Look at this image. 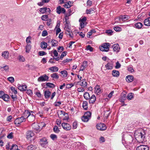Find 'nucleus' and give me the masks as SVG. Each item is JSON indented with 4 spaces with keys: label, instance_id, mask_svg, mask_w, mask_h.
I'll list each match as a JSON object with an SVG mask.
<instances>
[{
    "label": "nucleus",
    "instance_id": "obj_31",
    "mask_svg": "<svg viewBox=\"0 0 150 150\" xmlns=\"http://www.w3.org/2000/svg\"><path fill=\"white\" fill-rule=\"evenodd\" d=\"M51 42L52 43V47H56L58 45V42L55 40H52Z\"/></svg>",
    "mask_w": 150,
    "mask_h": 150
},
{
    "label": "nucleus",
    "instance_id": "obj_17",
    "mask_svg": "<svg viewBox=\"0 0 150 150\" xmlns=\"http://www.w3.org/2000/svg\"><path fill=\"white\" fill-rule=\"evenodd\" d=\"M113 64L111 62H108L105 65V67L106 69L108 70L112 69L113 68Z\"/></svg>",
    "mask_w": 150,
    "mask_h": 150
},
{
    "label": "nucleus",
    "instance_id": "obj_40",
    "mask_svg": "<svg viewBox=\"0 0 150 150\" xmlns=\"http://www.w3.org/2000/svg\"><path fill=\"white\" fill-rule=\"evenodd\" d=\"M94 12V8H91L89 9H87L86 11V12L87 14H91Z\"/></svg>",
    "mask_w": 150,
    "mask_h": 150
},
{
    "label": "nucleus",
    "instance_id": "obj_35",
    "mask_svg": "<svg viewBox=\"0 0 150 150\" xmlns=\"http://www.w3.org/2000/svg\"><path fill=\"white\" fill-rule=\"evenodd\" d=\"M134 93H129L127 96V99L128 100H131L134 97Z\"/></svg>",
    "mask_w": 150,
    "mask_h": 150
},
{
    "label": "nucleus",
    "instance_id": "obj_30",
    "mask_svg": "<svg viewBox=\"0 0 150 150\" xmlns=\"http://www.w3.org/2000/svg\"><path fill=\"white\" fill-rule=\"evenodd\" d=\"M37 148V146L35 145H30L28 146L27 147V149L28 150H35Z\"/></svg>",
    "mask_w": 150,
    "mask_h": 150
},
{
    "label": "nucleus",
    "instance_id": "obj_59",
    "mask_svg": "<svg viewBox=\"0 0 150 150\" xmlns=\"http://www.w3.org/2000/svg\"><path fill=\"white\" fill-rule=\"evenodd\" d=\"M26 93L28 95L31 96L33 95V93L32 91L30 89L26 90Z\"/></svg>",
    "mask_w": 150,
    "mask_h": 150
},
{
    "label": "nucleus",
    "instance_id": "obj_29",
    "mask_svg": "<svg viewBox=\"0 0 150 150\" xmlns=\"http://www.w3.org/2000/svg\"><path fill=\"white\" fill-rule=\"evenodd\" d=\"M49 70L52 72H55L58 71L59 69L58 67L56 66L51 67L49 68Z\"/></svg>",
    "mask_w": 150,
    "mask_h": 150
},
{
    "label": "nucleus",
    "instance_id": "obj_56",
    "mask_svg": "<svg viewBox=\"0 0 150 150\" xmlns=\"http://www.w3.org/2000/svg\"><path fill=\"white\" fill-rule=\"evenodd\" d=\"M11 90L14 93L16 94H17L18 92L17 91V89H16L15 88L13 87H11Z\"/></svg>",
    "mask_w": 150,
    "mask_h": 150
},
{
    "label": "nucleus",
    "instance_id": "obj_46",
    "mask_svg": "<svg viewBox=\"0 0 150 150\" xmlns=\"http://www.w3.org/2000/svg\"><path fill=\"white\" fill-rule=\"evenodd\" d=\"M46 85L50 88H54L55 87V85L53 83H46Z\"/></svg>",
    "mask_w": 150,
    "mask_h": 150
},
{
    "label": "nucleus",
    "instance_id": "obj_54",
    "mask_svg": "<svg viewBox=\"0 0 150 150\" xmlns=\"http://www.w3.org/2000/svg\"><path fill=\"white\" fill-rule=\"evenodd\" d=\"M7 79L11 83H13L14 82V78L13 77H8Z\"/></svg>",
    "mask_w": 150,
    "mask_h": 150
},
{
    "label": "nucleus",
    "instance_id": "obj_42",
    "mask_svg": "<svg viewBox=\"0 0 150 150\" xmlns=\"http://www.w3.org/2000/svg\"><path fill=\"white\" fill-rule=\"evenodd\" d=\"M80 28H79V29H81L83 28L84 26L86 25L87 23L86 22H80Z\"/></svg>",
    "mask_w": 150,
    "mask_h": 150
},
{
    "label": "nucleus",
    "instance_id": "obj_49",
    "mask_svg": "<svg viewBox=\"0 0 150 150\" xmlns=\"http://www.w3.org/2000/svg\"><path fill=\"white\" fill-rule=\"evenodd\" d=\"M18 149V146L16 144H13L10 150H17Z\"/></svg>",
    "mask_w": 150,
    "mask_h": 150
},
{
    "label": "nucleus",
    "instance_id": "obj_44",
    "mask_svg": "<svg viewBox=\"0 0 150 150\" xmlns=\"http://www.w3.org/2000/svg\"><path fill=\"white\" fill-rule=\"evenodd\" d=\"M60 72L63 75V76L64 77H66L67 76V73L66 70L62 71Z\"/></svg>",
    "mask_w": 150,
    "mask_h": 150
},
{
    "label": "nucleus",
    "instance_id": "obj_12",
    "mask_svg": "<svg viewBox=\"0 0 150 150\" xmlns=\"http://www.w3.org/2000/svg\"><path fill=\"white\" fill-rule=\"evenodd\" d=\"M34 135L33 132L31 130L28 131L26 133V136L27 139H28L31 138Z\"/></svg>",
    "mask_w": 150,
    "mask_h": 150
},
{
    "label": "nucleus",
    "instance_id": "obj_41",
    "mask_svg": "<svg viewBox=\"0 0 150 150\" xmlns=\"http://www.w3.org/2000/svg\"><path fill=\"white\" fill-rule=\"evenodd\" d=\"M89 118L84 115L83 116L81 117L82 120L84 122H87L88 121Z\"/></svg>",
    "mask_w": 150,
    "mask_h": 150
},
{
    "label": "nucleus",
    "instance_id": "obj_16",
    "mask_svg": "<svg viewBox=\"0 0 150 150\" xmlns=\"http://www.w3.org/2000/svg\"><path fill=\"white\" fill-rule=\"evenodd\" d=\"M18 89H19L21 91H26V89L27 88V86L24 85H18Z\"/></svg>",
    "mask_w": 150,
    "mask_h": 150
},
{
    "label": "nucleus",
    "instance_id": "obj_3",
    "mask_svg": "<svg viewBox=\"0 0 150 150\" xmlns=\"http://www.w3.org/2000/svg\"><path fill=\"white\" fill-rule=\"evenodd\" d=\"M39 142L42 147H46L47 146V139L45 137H43L41 139Z\"/></svg>",
    "mask_w": 150,
    "mask_h": 150
},
{
    "label": "nucleus",
    "instance_id": "obj_36",
    "mask_svg": "<svg viewBox=\"0 0 150 150\" xmlns=\"http://www.w3.org/2000/svg\"><path fill=\"white\" fill-rule=\"evenodd\" d=\"M84 98L86 100H88L90 97V96L89 93L87 92H86L83 94Z\"/></svg>",
    "mask_w": 150,
    "mask_h": 150
},
{
    "label": "nucleus",
    "instance_id": "obj_34",
    "mask_svg": "<svg viewBox=\"0 0 150 150\" xmlns=\"http://www.w3.org/2000/svg\"><path fill=\"white\" fill-rule=\"evenodd\" d=\"M71 2L70 1H68L66 4H64L63 6L64 7L66 8H70L71 6Z\"/></svg>",
    "mask_w": 150,
    "mask_h": 150
},
{
    "label": "nucleus",
    "instance_id": "obj_11",
    "mask_svg": "<svg viewBox=\"0 0 150 150\" xmlns=\"http://www.w3.org/2000/svg\"><path fill=\"white\" fill-rule=\"evenodd\" d=\"M136 150H149V148L146 145H142L137 147Z\"/></svg>",
    "mask_w": 150,
    "mask_h": 150
},
{
    "label": "nucleus",
    "instance_id": "obj_32",
    "mask_svg": "<svg viewBox=\"0 0 150 150\" xmlns=\"http://www.w3.org/2000/svg\"><path fill=\"white\" fill-rule=\"evenodd\" d=\"M134 26L136 28L139 29L142 28L143 24L141 22H138L134 24Z\"/></svg>",
    "mask_w": 150,
    "mask_h": 150
},
{
    "label": "nucleus",
    "instance_id": "obj_51",
    "mask_svg": "<svg viewBox=\"0 0 150 150\" xmlns=\"http://www.w3.org/2000/svg\"><path fill=\"white\" fill-rule=\"evenodd\" d=\"M31 39V38L30 36L28 37L26 39V42L27 44H30L31 42L30 40Z\"/></svg>",
    "mask_w": 150,
    "mask_h": 150
},
{
    "label": "nucleus",
    "instance_id": "obj_64",
    "mask_svg": "<svg viewBox=\"0 0 150 150\" xmlns=\"http://www.w3.org/2000/svg\"><path fill=\"white\" fill-rule=\"evenodd\" d=\"M39 55L40 56H43L46 55L47 53L43 51H40L38 53Z\"/></svg>",
    "mask_w": 150,
    "mask_h": 150
},
{
    "label": "nucleus",
    "instance_id": "obj_26",
    "mask_svg": "<svg viewBox=\"0 0 150 150\" xmlns=\"http://www.w3.org/2000/svg\"><path fill=\"white\" fill-rule=\"evenodd\" d=\"M112 74L114 77H118L119 76L120 73L118 71L113 70L112 71Z\"/></svg>",
    "mask_w": 150,
    "mask_h": 150
},
{
    "label": "nucleus",
    "instance_id": "obj_22",
    "mask_svg": "<svg viewBox=\"0 0 150 150\" xmlns=\"http://www.w3.org/2000/svg\"><path fill=\"white\" fill-rule=\"evenodd\" d=\"M100 86L98 85H96L95 87V93L99 95L101 93V90L100 89Z\"/></svg>",
    "mask_w": 150,
    "mask_h": 150
},
{
    "label": "nucleus",
    "instance_id": "obj_10",
    "mask_svg": "<svg viewBox=\"0 0 150 150\" xmlns=\"http://www.w3.org/2000/svg\"><path fill=\"white\" fill-rule=\"evenodd\" d=\"M49 77L46 75H42L39 77L38 79V81H48Z\"/></svg>",
    "mask_w": 150,
    "mask_h": 150
},
{
    "label": "nucleus",
    "instance_id": "obj_48",
    "mask_svg": "<svg viewBox=\"0 0 150 150\" xmlns=\"http://www.w3.org/2000/svg\"><path fill=\"white\" fill-rule=\"evenodd\" d=\"M67 52L66 51L63 52H62V53L61 54L60 57V58L61 59H63V57L66 56L67 55Z\"/></svg>",
    "mask_w": 150,
    "mask_h": 150
},
{
    "label": "nucleus",
    "instance_id": "obj_23",
    "mask_svg": "<svg viewBox=\"0 0 150 150\" xmlns=\"http://www.w3.org/2000/svg\"><path fill=\"white\" fill-rule=\"evenodd\" d=\"M80 82H81V84H80V85L82 86H83L84 87H86L87 86V83L86 81V79H84L81 80L79 82H78V83H79Z\"/></svg>",
    "mask_w": 150,
    "mask_h": 150
},
{
    "label": "nucleus",
    "instance_id": "obj_63",
    "mask_svg": "<svg viewBox=\"0 0 150 150\" xmlns=\"http://www.w3.org/2000/svg\"><path fill=\"white\" fill-rule=\"evenodd\" d=\"M105 33H107L109 35H111L112 34L113 32L111 30H106Z\"/></svg>",
    "mask_w": 150,
    "mask_h": 150
},
{
    "label": "nucleus",
    "instance_id": "obj_33",
    "mask_svg": "<svg viewBox=\"0 0 150 150\" xmlns=\"http://www.w3.org/2000/svg\"><path fill=\"white\" fill-rule=\"evenodd\" d=\"M82 107L85 110H87L88 108V103L86 101H83Z\"/></svg>",
    "mask_w": 150,
    "mask_h": 150
},
{
    "label": "nucleus",
    "instance_id": "obj_2",
    "mask_svg": "<svg viewBox=\"0 0 150 150\" xmlns=\"http://www.w3.org/2000/svg\"><path fill=\"white\" fill-rule=\"evenodd\" d=\"M0 98H2L5 101L7 102L10 98L9 96L7 94H5L4 91H0Z\"/></svg>",
    "mask_w": 150,
    "mask_h": 150
},
{
    "label": "nucleus",
    "instance_id": "obj_7",
    "mask_svg": "<svg viewBox=\"0 0 150 150\" xmlns=\"http://www.w3.org/2000/svg\"><path fill=\"white\" fill-rule=\"evenodd\" d=\"M62 128L65 130H70L71 129V126L69 124L66 123H63L62 124Z\"/></svg>",
    "mask_w": 150,
    "mask_h": 150
},
{
    "label": "nucleus",
    "instance_id": "obj_57",
    "mask_svg": "<svg viewBox=\"0 0 150 150\" xmlns=\"http://www.w3.org/2000/svg\"><path fill=\"white\" fill-rule=\"evenodd\" d=\"M19 60L20 61L22 62H24L25 61V58L23 56L21 55L19 56Z\"/></svg>",
    "mask_w": 150,
    "mask_h": 150
},
{
    "label": "nucleus",
    "instance_id": "obj_27",
    "mask_svg": "<svg viewBox=\"0 0 150 150\" xmlns=\"http://www.w3.org/2000/svg\"><path fill=\"white\" fill-rule=\"evenodd\" d=\"M9 52L8 51H5L2 53V56L4 57V59H8V57Z\"/></svg>",
    "mask_w": 150,
    "mask_h": 150
},
{
    "label": "nucleus",
    "instance_id": "obj_21",
    "mask_svg": "<svg viewBox=\"0 0 150 150\" xmlns=\"http://www.w3.org/2000/svg\"><path fill=\"white\" fill-rule=\"evenodd\" d=\"M87 61H84L81 66L80 69V71H83L86 67L87 66Z\"/></svg>",
    "mask_w": 150,
    "mask_h": 150
},
{
    "label": "nucleus",
    "instance_id": "obj_39",
    "mask_svg": "<svg viewBox=\"0 0 150 150\" xmlns=\"http://www.w3.org/2000/svg\"><path fill=\"white\" fill-rule=\"evenodd\" d=\"M47 43L45 42H43L41 44V47L42 48L45 49L47 48Z\"/></svg>",
    "mask_w": 150,
    "mask_h": 150
},
{
    "label": "nucleus",
    "instance_id": "obj_6",
    "mask_svg": "<svg viewBox=\"0 0 150 150\" xmlns=\"http://www.w3.org/2000/svg\"><path fill=\"white\" fill-rule=\"evenodd\" d=\"M32 126L33 129L35 130L36 133H38L39 132L41 129L40 128L39 125L38 124L33 123L32 124Z\"/></svg>",
    "mask_w": 150,
    "mask_h": 150
},
{
    "label": "nucleus",
    "instance_id": "obj_25",
    "mask_svg": "<svg viewBox=\"0 0 150 150\" xmlns=\"http://www.w3.org/2000/svg\"><path fill=\"white\" fill-rule=\"evenodd\" d=\"M129 17L128 16L121 15L119 17V20L120 21L122 20V21H125L128 19Z\"/></svg>",
    "mask_w": 150,
    "mask_h": 150
},
{
    "label": "nucleus",
    "instance_id": "obj_18",
    "mask_svg": "<svg viewBox=\"0 0 150 150\" xmlns=\"http://www.w3.org/2000/svg\"><path fill=\"white\" fill-rule=\"evenodd\" d=\"M112 47L113 48V51L117 52H118L120 48L119 45L117 44H115L113 45Z\"/></svg>",
    "mask_w": 150,
    "mask_h": 150
},
{
    "label": "nucleus",
    "instance_id": "obj_15",
    "mask_svg": "<svg viewBox=\"0 0 150 150\" xmlns=\"http://www.w3.org/2000/svg\"><path fill=\"white\" fill-rule=\"evenodd\" d=\"M137 135L138 136V137L139 139H140L142 140H144L145 137V133L144 131L143 132L138 133Z\"/></svg>",
    "mask_w": 150,
    "mask_h": 150
},
{
    "label": "nucleus",
    "instance_id": "obj_61",
    "mask_svg": "<svg viewBox=\"0 0 150 150\" xmlns=\"http://www.w3.org/2000/svg\"><path fill=\"white\" fill-rule=\"evenodd\" d=\"M86 17H84L82 18H80L79 20V22H86Z\"/></svg>",
    "mask_w": 150,
    "mask_h": 150
},
{
    "label": "nucleus",
    "instance_id": "obj_38",
    "mask_svg": "<svg viewBox=\"0 0 150 150\" xmlns=\"http://www.w3.org/2000/svg\"><path fill=\"white\" fill-rule=\"evenodd\" d=\"M51 76L53 79H57L59 78V76L57 73H54L51 75Z\"/></svg>",
    "mask_w": 150,
    "mask_h": 150
},
{
    "label": "nucleus",
    "instance_id": "obj_8",
    "mask_svg": "<svg viewBox=\"0 0 150 150\" xmlns=\"http://www.w3.org/2000/svg\"><path fill=\"white\" fill-rule=\"evenodd\" d=\"M125 142L127 144L131 143L133 140L132 137L130 134L127 135L126 136Z\"/></svg>",
    "mask_w": 150,
    "mask_h": 150
},
{
    "label": "nucleus",
    "instance_id": "obj_13",
    "mask_svg": "<svg viewBox=\"0 0 150 150\" xmlns=\"http://www.w3.org/2000/svg\"><path fill=\"white\" fill-rule=\"evenodd\" d=\"M31 113V112H30L28 110H25L24 114H23V115L21 117H23L24 120L25 121V119L26 118L27 119L28 116L29 115H30Z\"/></svg>",
    "mask_w": 150,
    "mask_h": 150
},
{
    "label": "nucleus",
    "instance_id": "obj_50",
    "mask_svg": "<svg viewBox=\"0 0 150 150\" xmlns=\"http://www.w3.org/2000/svg\"><path fill=\"white\" fill-rule=\"evenodd\" d=\"M84 115L89 118L91 117V113L90 111H87L85 113Z\"/></svg>",
    "mask_w": 150,
    "mask_h": 150
},
{
    "label": "nucleus",
    "instance_id": "obj_62",
    "mask_svg": "<svg viewBox=\"0 0 150 150\" xmlns=\"http://www.w3.org/2000/svg\"><path fill=\"white\" fill-rule=\"evenodd\" d=\"M4 69L5 71H7L9 69V67L8 66L6 65L3 67H0V69Z\"/></svg>",
    "mask_w": 150,
    "mask_h": 150
},
{
    "label": "nucleus",
    "instance_id": "obj_28",
    "mask_svg": "<svg viewBox=\"0 0 150 150\" xmlns=\"http://www.w3.org/2000/svg\"><path fill=\"white\" fill-rule=\"evenodd\" d=\"M144 24L147 26H150V17L146 18L144 20Z\"/></svg>",
    "mask_w": 150,
    "mask_h": 150
},
{
    "label": "nucleus",
    "instance_id": "obj_9",
    "mask_svg": "<svg viewBox=\"0 0 150 150\" xmlns=\"http://www.w3.org/2000/svg\"><path fill=\"white\" fill-rule=\"evenodd\" d=\"M31 113L30 115L28 116L27 120L28 122H32L34 121L35 119V117L34 115L33 114V112L31 111Z\"/></svg>",
    "mask_w": 150,
    "mask_h": 150
},
{
    "label": "nucleus",
    "instance_id": "obj_47",
    "mask_svg": "<svg viewBox=\"0 0 150 150\" xmlns=\"http://www.w3.org/2000/svg\"><path fill=\"white\" fill-rule=\"evenodd\" d=\"M54 131L56 133H58L60 132V130L59 129L57 126H55L53 128Z\"/></svg>",
    "mask_w": 150,
    "mask_h": 150
},
{
    "label": "nucleus",
    "instance_id": "obj_53",
    "mask_svg": "<svg viewBox=\"0 0 150 150\" xmlns=\"http://www.w3.org/2000/svg\"><path fill=\"white\" fill-rule=\"evenodd\" d=\"M57 50L58 52L61 53L64 50V48L63 46H59L58 47Z\"/></svg>",
    "mask_w": 150,
    "mask_h": 150
},
{
    "label": "nucleus",
    "instance_id": "obj_37",
    "mask_svg": "<svg viewBox=\"0 0 150 150\" xmlns=\"http://www.w3.org/2000/svg\"><path fill=\"white\" fill-rule=\"evenodd\" d=\"M26 52L27 53H29L31 48V46L29 44H27L26 46Z\"/></svg>",
    "mask_w": 150,
    "mask_h": 150
},
{
    "label": "nucleus",
    "instance_id": "obj_60",
    "mask_svg": "<svg viewBox=\"0 0 150 150\" xmlns=\"http://www.w3.org/2000/svg\"><path fill=\"white\" fill-rule=\"evenodd\" d=\"M120 64L119 63L118 61H117L116 63L115 68L116 69H119L120 68Z\"/></svg>",
    "mask_w": 150,
    "mask_h": 150
},
{
    "label": "nucleus",
    "instance_id": "obj_24",
    "mask_svg": "<svg viewBox=\"0 0 150 150\" xmlns=\"http://www.w3.org/2000/svg\"><path fill=\"white\" fill-rule=\"evenodd\" d=\"M51 92L49 91H44V96L45 98H48L50 96Z\"/></svg>",
    "mask_w": 150,
    "mask_h": 150
},
{
    "label": "nucleus",
    "instance_id": "obj_20",
    "mask_svg": "<svg viewBox=\"0 0 150 150\" xmlns=\"http://www.w3.org/2000/svg\"><path fill=\"white\" fill-rule=\"evenodd\" d=\"M126 95L124 93H122L121 95L119 100L120 102L124 103V100L126 99Z\"/></svg>",
    "mask_w": 150,
    "mask_h": 150
},
{
    "label": "nucleus",
    "instance_id": "obj_45",
    "mask_svg": "<svg viewBox=\"0 0 150 150\" xmlns=\"http://www.w3.org/2000/svg\"><path fill=\"white\" fill-rule=\"evenodd\" d=\"M41 18L42 20L46 21L48 19V16L47 15H43L42 16Z\"/></svg>",
    "mask_w": 150,
    "mask_h": 150
},
{
    "label": "nucleus",
    "instance_id": "obj_43",
    "mask_svg": "<svg viewBox=\"0 0 150 150\" xmlns=\"http://www.w3.org/2000/svg\"><path fill=\"white\" fill-rule=\"evenodd\" d=\"M47 10V7H44L40 8L39 9V11L42 13L43 14L46 12Z\"/></svg>",
    "mask_w": 150,
    "mask_h": 150
},
{
    "label": "nucleus",
    "instance_id": "obj_1",
    "mask_svg": "<svg viewBox=\"0 0 150 150\" xmlns=\"http://www.w3.org/2000/svg\"><path fill=\"white\" fill-rule=\"evenodd\" d=\"M110 46L109 43H104L103 45L99 47L100 50L102 51L108 52L109 50V47Z\"/></svg>",
    "mask_w": 150,
    "mask_h": 150
},
{
    "label": "nucleus",
    "instance_id": "obj_58",
    "mask_svg": "<svg viewBox=\"0 0 150 150\" xmlns=\"http://www.w3.org/2000/svg\"><path fill=\"white\" fill-rule=\"evenodd\" d=\"M50 137L54 140L55 139H56L57 138V135L54 134H51L50 136Z\"/></svg>",
    "mask_w": 150,
    "mask_h": 150
},
{
    "label": "nucleus",
    "instance_id": "obj_4",
    "mask_svg": "<svg viewBox=\"0 0 150 150\" xmlns=\"http://www.w3.org/2000/svg\"><path fill=\"white\" fill-rule=\"evenodd\" d=\"M96 128L98 130L103 131L106 129L107 127L105 124L100 123L97 124L96 125Z\"/></svg>",
    "mask_w": 150,
    "mask_h": 150
},
{
    "label": "nucleus",
    "instance_id": "obj_5",
    "mask_svg": "<svg viewBox=\"0 0 150 150\" xmlns=\"http://www.w3.org/2000/svg\"><path fill=\"white\" fill-rule=\"evenodd\" d=\"M25 121L23 117H18L16 118L14 121V123L16 125L18 126L22 122Z\"/></svg>",
    "mask_w": 150,
    "mask_h": 150
},
{
    "label": "nucleus",
    "instance_id": "obj_55",
    "mask_svg": "<svg viewBox=\"0 0 150 150\" xmlns=\"http://www.w3.org/2000/svg\"><path fill=\"white\" fill-rule=\"evenodd\" d=\"M114 29L117 32L120 31H121V28L119 26H116L114 28Z\"/></svg>",
    "mask_w": 150,
    "mask_h": 150
},
{
    "label": "nucleus",
    "instance_id": "obj_52",
    "mask_svg": "<svg viewBox=\"0 0 150 150\" xmlns=\"http://www.w3.org/2000/svg\"><path fill=\"white\" fill-rule=\"evenodd\" d=\"M61 7L60 6H58L57 8V12L58 14H60L61 13Z\"/></svg>",
    "mask_w": 150,
    "mask_h": 150
},
{
    "label": "nucleus",
    "instance_id": "obj_19",
    "mask_svg": "<svg viewBox=\"0 0 150 150\" xmlns=\"http://www.w3.org/2000/svg\"><path fill=\"white\" fill-rule=\"evenodd\" d=\"M96 97L95 95H92L91 97H90L89 100V103H93L96 100Z\"/></svg>",
    "mask_w": 150,
    "mask_h": 150
},
{
    "label": "nucleus",
    "instance_id": "obj_14",
    "mask_svg": "<svg viewBox=\"0 0 150 150\" xmlns=\"http://www.w3.org/2000/svg\"><path fill=\"white\" fill-rule=\"evenodd\" d=\"M134 79V76L131 75H128L126 77V81L128 82H131Z\"/></svg>",
    "mask_w": 150,
    "mask_h": 150
}]
</instances>
